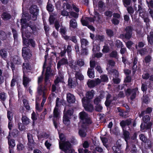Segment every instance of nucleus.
<instances>
[{
  "label": "nucleus",
  "instance_id": "obj_1",
  "mask_svg": "<svg viewBox=\"0 0 153 153\" xmlns=\"http://www.w3.org/2000/svg\"><path fill=\"white\" fill-rule=\"evenodd\" d=\"M120 125L122 130L127 129L128 128V130H130L131 128L135 127L136 125V119H132L129 118L122 120L120 123Z\"/></svg>",
  "mask_w": 153,
  "mask_h": 153
},
{
  "label": "nucleus",
  "instance_id": "obj_2",
  "mask_svg": "<svg viewBox=\"0 0 153 153\" xmlns=\"http://www.w3.org/2000/svg\"><path fill=\"white\" fill-rule=\"evenodd\" d=\"M127 129L123 130V138L126 142V149L127 151H130L134 149H137L135 144L131 145L129 143L128 141H130V133Z\"/></svg>",
  "mask_w": 153,
  "mask_h": 153
},
{
  "label": "nucleus",
  "instance_id": "obj_3",
  "mask_svg": "<svg viewBox=\"0 0 153 153\" xmlns=\"http://www.w3.org/2000/svg\"><path fill=\"white\" fill-rule=\"evenodd\" d=\"M59 149L65 153H72L71 145L69 141H63L59 143Z\"/></svg>",
  "mask_w": 153,
  "mask_h": 153
},
{
  "label": "nucleus",
  "instance_id": "obj_4",
  "mask_svg": "<svg viewBox=\"0 0 153 153\" xmlns=\"http://www.w3.org/2000/svg\"><path fill=\"white\" fill-rule=\"evenodd\" d=\"M133 30V29L132 27L131 26H127L124 30L125 33L120 35V36L123 38L129 40L132 36Z\"/></svg>",
  "mask_w": 153,
  "mask_h": 153
},
{
  "label": "nucleus",
  "instance_id": "obj_5",
  "mask_svg": "<svg viewBox=\"0 0 153 153\" xmlns=\"http://www.w3.org/2000/svg\"><path fill=\"white\" fill-rule=\"evenodd\" d=\"M22 51V56L25 60H28L30 59L32 54L29 49L27 47H23Z\"/></svg>",
  "mask_w": 153,
  "mask_h": 153
},
{
  "label": "nucleus",
  "instance_id": "obj_6",
  "mask_svg": "<svg viewBox=\"0 0 153 153\" xmlns=\"http://www.w3.org/2000/svg\"><path fill=\"white\" fill-rule=\"evenodd\" d=\"M138 90L137 88L131 89L128 88L125 91V93L127 96H130V99L133 101L136 97L137 91Z\"/></svg>",
  "mask_w": 153,
  "mask_h": 153
},
{
  "label": "nucleus",
  "instance_id": "obj_7",
  "mask_svg": "<svg viewBox=\"0 0 153 153\" xmlns=\"http://www.w3.org/2000/svg\"><path fill=\"white\" fill-rule=\"evenodd\" d=\"M39 11L37 6L35 4L32 5L30 8V12L32 15V17L34 20L36 19Z\"/></svg>",
  "mask_w": 153,
  "mask_h": 153
},
{
  "label": "nucleus",
  "instance_id": "obj_8",
  "mask_svg": "<svg viewBox=\"0 0 153 153\" xmlns=\"http://www.w3.org/2000/svg\"><path fill=\"white\" fill-rule=\"evenodd\" d=\"M22 42L23 45L27 47L30 46L31 47L34 48L36 46L35 41L32 38L27 39L23 37Z\"/></svg>",
  "mask_w": 153,
  "mask_h": 153
},
{
  "label": "nucleus",
  "instance_id": "obj_9",
  "mask_svg": "<svg viewBox=\"0 0 153 153\" xmlns=\"http://www.w3.org/2000/svg\"><path fill=\"white\" fill-rule=\"evenodd\" d=\"M22 69L23 74H26L30 72L31 70V67L29 62L25 61L23 63Z\"/></svg>",
  "mask_w": 153,
  "mask_h": 153
},
{
  "label": "nucleus",
  "instance_id": "obj_10",
  "mask_svg": "<svg viewBox=\"0 0 153 153\" xmlns=\"http://www.w3.org/2000/svg\"><path fill=\"white\" fill-rule=\"evenodd\" d=\"M9 74L7 72L3 73L2 70L0 68V85L3 83L4 80L9 77Z\"/></svg>",
  "mask_w": 153,
  "mask_h": 153
},
{
  "label": "nucleus",
  "instance_id": "obj_11",
  "mask_svg": "<svg viewBox=\"0 0 153 153\" xmlns=\"http://www.w3.org/2000/svg\"><path fill=\"white\" fill-rule=\"evenodd\" d=\"M152 125V122L147 123H142L140 126L141 130L143 132H145L151 129Z\"/></svg>",
  "mask_w": 153,
  "mask_h": 153
},
{
  "label": "nucleus",
  "instance_id": "obj_12",
  "mask_svg": "<svg viewBox=\"0 0 153 153\" xmlns=\"http://www.w3.org/2000/svg\"><path fill=\"white\" fill-rule=\"evenodd\" d=\"M20 24L21 25V32L23 35V30L24 29H26L28 27V22L27 19L25 18H22L20 19Z\"/></svg>",
  "mask_w": 153,
  "mask_h": 153
},
{
  "label": "nucleus",
  "instance_id": "obj_13",
  "mask_svg": "<svg viewBox=\"0 0 153 153\" xmlns=\"http://www.w3.org/2000/svg\"><path fill=\"white\" fill-rule=\"evenodd\" d=\"M68 82V85L71 88H75L78 84L76 78L74 77L72 78L69 77Z\"/></svg>",
  "mask_w": 153,
  "mask_h": 153
},
{
  "label": "nucleus",
  "instance_id": "obj_14",
  "mask_svg": "<svg viewBox=\"0 0 153 153\" xmlns=\"http://www.w3.org/2000/svg\"><path fill=\"white\" fill-rule=\"evenodd\" d=\"M121 149V144L117 141L116 144L112 147V149L114 153H120V150Z\"/></svg>",
  "mask_w": 153,
  "mask_h": 153
},
{
  "label": "nucleus",
  "instance_id": "obj_15",
  "mask_svg": "<svg viewBox=\"0 0 153 153\" xmlns=\"http://www.w3.org/2000/svg\"><path fill=\"white\" fill-rule=\"evenodd\" d=\"M144 143V148L141 149L142 151L149 152L148 150L151 149L152 147L151 141L149 139Z\"/></svg>",
  "mask_w": 153,
  "mask_h": 153
},
{
  "label": "nucleus",
  "instance_id": "obj_16",
  "mask_svg": "<svg viewBox=\"0 0 153 153\" xmlns=\"http://www.w3.org/2000/svg\"><path fill=\"white\" fill-rule=\"evenodd\" d=\"M68 62L67 59L65 58H62L60 59L58 62L57 64V68L59 70L61 68L62 65H68Z\"/></svg>",
  "mask_w": 153,
  "mask_h": 153
},
{
  "label": "nucleus",
  "instance_id": "obj_17",
  "mask_svg": "<svg viewBox=\"0 0 153 153\" xmlns=\"http://www.w3.org/2000/svg\"><path fill=\"white\" fill-rule=\"evenodd\" d=\"M137 133L135 132L130 137V141H128L129 143L131 145L135 144L138 143V140L137 139Z\"/></svg>",
  "mask_w": 153,
  "mask_h": 153
},
{
  "label": "nucleus",
  "instance_id": "obj_18",
  "mask_svg": "<svg viewBox=\"0 0 153 153\" xmlns=\"http://www.w3.org/2000/svg\"><path fill=\"white\" fill-rule=\"evenodd\" d=\"M10 132H9V135L7 137L8 140L9 148H14L16 146L15 141L14 139L10 138Z\"/></svg>",
  "mask_w": 153,
  "mask_h": 153
},
{
  "label": "nucleus",
  "instance_id": "obj_19",
  "mask_svg": "<svg viewBox=\"0 0 153 153\" xmlns=\"http://www.w3.org/2000/svg\"><path fill=\"white\" fill-rule=\"evenodd\" d=\"M27 28L32 32L35 33L36 31V25L33 22L30 21L28 22V27Z\"/></svg>",
  "mask_w": 153,
  "mask_h": 153
},
{
  "label": "nucleus",
  "instance_id": "obj_20",
  "mask_svg": "<svg viewBox=\"0 0 153 153\" xmlns=\"http://www.w3.org/2000/svg\"><path fill=\"white\" fill-rule=\"evenodd\" d=\"M30 80L28 77L27 74H23V84L25 87H26Z\"/></svg>",
  "mask_w": 153,
  "mask_h": 153
},
{
  "label": "nucleus",
  "instance_id": "obj_21",
  "mask_svg": "<svg viewBox=\"0 0 153 153\" xmlns=\"http://www.w3.org/2000/svg\"><path fill=\"white\" fill-rule=\"evenodd\" d=\"M85 111L89 112H92L94 110V106L90 103L84 104L83 105Z\"/></svg>",
  "mask_w": 153,
  "mask_h": 153
},
{
  "label": "nucleus",
  "instance_id": "obj_22",
  "mask_svg": "<svg viewBox=\"0 0 153 153\" xmlns=\"http://www.w3.org/2000/svg\"><path fill=\"white\" fill-rule=\"evenodd\" d=\"M64 39L67 41H71L73 42L76 44L77 42V40L76 39V36H65L64 37Z\"/></svg>",
  "mask_w": 153,
  "mask_h": 153
},
{
  "label": "nucleus",
  "instance_id": "obj_23",
  "mask_svg": "<svg viewBox=\"0 0 153 153\" xmlns=\"http://www.w3.org/2000/svg\"><path fill=\"white\" fill-rule=\"evenodd\" d=\"M75 97L73 94L69 93L67 94V100L69 103H74L75 102Z\"/></svg>",
  "mask_w": 153,
  "mask_h": 153
},
{
  "label": "nucleus",
  "instance_id": "obj_24",
  "mask_svg": "<svg viewBox=\"0 0 153 153\" xmlns=\"http://www.w3.org/2000/svg\"><path fill=\"white\" fill-rule=\"evenodd\" d=\"M23 35L22 33V38L23 39V37L24 38H25L24 36H25L26 37L27 39H30V38L31 36L32 35L33 33H35L34 32H32L31 31H30L29 30V29L27 30L26 29L25 31H24V30H23Z\"/></svg>",
  "mask_w": 153,
  "mask_h": 153
},
{
  "label": "nucleus",
  "instance_id": "obj_25",
  "mask_svg": "<svg viewBox=\"0 0 153 153\" xmlns=\"http://www.w3.org/2000/svg\"><path fill=\"white\" fill-rule=\"evenodd\" d=\"M98 7L100 12H103L104 11L105 4L102 1H100L98 3Z\"/></svg>",
  "mask_w": 153,
  "mask_h": 153
},
{
  "label": "nucleus",
  "instance_id": "obj_26",
  "mask_svg": "<svg viewBox=\"0 0 153 153\" xmlns=\"http://www.w3.org/2000/svg\"><path fill=\"white\" fill-rule=\"evenodd\" d=\"M2 19L4 21H7L10 19L11 17V15L7 12H3L1 15Z\"/></svg>",
  "mask_w": 153,
  "mask_h": 153
},
{
  "label": "nucleus",
  "instance_id": "obj_27",
  "mask_svg": "<svg viewBox=\"0 0 153 153\" xmlns=\"http://www.w3.org/2000/svg\"><path fill=\"white\" fill-rule=\"evenodd\" d=\"M153 110V108L151 107H147L145 110L142 111L140 114L141 116H143L145 114H150Z\"/></svg>",
  "mask_w": 153,
  "mask_h": 153
},
{
  "label": "nucleus",
  "instance_id": "obj_28",
  "mask_svg": "<svg viewBox=\"0 0 153 153\" xmlns=\"http://www.w3.org/2000/svg\"><path fill=\"white\" fill-rule=\"evenodd\" d=\"M147 40L148 44L153 45V31H150L149 34L147 35Z\"/></svg>",
  "mask_w": 153,
  "mask_h": 153
},
{
  "label": "nucleus",
  "instance_id": "obj_29",
  "mask_svg": "<svg viewBox=\"0 0 153 153\" xmlns=\"http://www.w3.org/2000/svg\"><path fill=\"white\" fill-rule=\"evenodd\" d=\"M70 28L75 29L77 27V24L76 19H72L70 21Z\"/></svg>",
  "mask_w": 153,
  "mask_h": 153
},
{
  "label": "nucleus",
  "instance_id": "obj_30",
  "mask_svg": "<svg viewBox=\"0 0 153 153\" xmlns=\"http://www.w3.org/2000/svg\"><path fill=\"white\" fill-rule=\"evenodd\" d=\"M7 56V52L4 49H1L0 50V56L4 60H5Z\"/></svg>",
  "mask_w": 153,
  "mask_h": 153
},
{
  "label": "nucleus",
  "instance_id": "obj_31",
  "mask_svg": "<svg viewBox=\"0 0 153 153\" xmlns=\"http://www.w3.org/2000/svg\"><path fill=\"white\" fill-rule=\"evenodd\" d=\"M70 118L65 115H63V123L67 126L69 125L71 123V121L70 120Z\"/></svg>",
  "mask_w": 153,
  "mask_h": 153
},
{
  "label": "nucleus",
  "instance_id": "obj_32",
  "mask_svg": "<svg viewBox=\"0 0 153 153\" xmlns=\"http://www.w3.org/2000/svg\"><path fill=\"white\" fill-rule=\"evenodd\" d=\"M27 138L28 140L27 145L34 144L35 142L33 138V136L30 133L27 134Z\"/></svg>",
  "mask_w": 153,
  "mask_h": 153
},
{
  "label": "nucleus",
  "instance_id": "obj_33",
  "mask_svg": "<svg viewBox=\"0 0 153 153\" xmlns=\"http://www.w3.org/2000/svg\"><path fill=\"white\" fill-rule=\"evenodd\" d=\"M104 14L105 16L106 17V19H110L113 16V12L112 10H108L104 12Z\"/></svg>",
  "mask_w": 153,
  "mask_h": 153
},
{
  "label": "nucleus",
  "instance_id": "obj_34",
  "mask_svg": "<svg viewBox=\"0 0 153 153\" xmlns=\"http://www.w3.org/2000/svg\"><path fill=\"white\" fill-rule=\"evenodd\" d=\"M22 123L25 125H28L30 121V120L26 116L22 115Z\"/></svg>",
  "mask_w": 153,
  "mask_h": 153
},
{
  "label": "nucleus",
  "instance_id": "obj_35",
  "mask_svg": "<svg viewBox=\"0 0 153 153\" xmlns=\"http://www.w3.org/2000/svg\"><path fill=\"white\" fill-rule=\"evenodd\" d=\"M87 75L90 78H93L94 77V71L93 68H88V71Z\"/></svg>",
  "mask_w": 153,
  "mask_h": 153
},
{
  "label": "nucleus",
  "instance_id": "obj_36",
  "mask_svg": "<svg viewBox=\"0 0 153 153\" xmlns=\"http://www.w3.org/2000/svg\"><path fill=\"white\" fill-rule=\"evenodd\" d=\"M83 121V125H82V127L85 129H86L87 127L86 126H84V124L88 126V125L92 123L90 118L87 117Z\"/></svg>",
  "mask_w": 153,
  "mask_h": 153
},
{
  "label": "nucleus",
  "instance_id": "obj_37",
  "mask_svg": "<svg viewBox=\"0 0 153 153\" xmlns=\"http://www.w3.org/2000/svg\"><path fill=\"white\" fill-rule=\"evenodd\" d=\"M58 108L56 107H55L53 111V119L57 120L59 119V113Z\"/></svg>",
  "mask_w": 153,
  "mask_h": 153
},
{
  "label": "nucleus",
  "instance_id": "obj_38",
  "mask_svg": "<svg viewBox=\"0 0 153 153\" xmlns=\"http://www.w3.org/2000/svg\"><path fill=\"white\" fill-rule=\"evenodd\" d=\"M139 137L140 141L143 143L146 142L149 139L148 138L145 134L141 133L139 134Z\"/></svg>",
  "mask_w": 153,
  "mask_h": 153
},
{
  "label": "nucleus",
  "instance_id": "obj_39",
  "mask_svg": "<svg viewBox=\"0 0 153 153\" xmlns=\"http://www.w3.org/2000/svg\"><path fill=\"white\" fill-rule=\"evenodd\" d=\"M6 99V94L4 92H1L0 93V101H1L4 105V102Z\"/></svg>",
  "mask_w": 153,
  "mask_h": 153
},
{
  "label": "nucleus",
  "instance_id": "obj_40",
  "mask_svg": "<svg viewBox=\"0 0 153 153\" xmlns=\"http://www.w3.org/2000/svg\"><path fill=\"white\" fill-rule=\"evenodd\" d=\"M50 75V74L48 73L47 71L45 72L44 78V84L45 86L47 85L48 82L50 81L49 79Z\"/></svg>",
  "mask_w": 153,
  "mask_h": 153
},
{
  "label": "nucleus",
  "instance_id": "obj_41",
  "mask_svg": "<svg viewBox=\"0 0 153 153\" xmlns=\"http://www.w3.org/2000/svg\"><path fill=\"white\" fill-rule=\"evenodd\" d=\"M94 94V91L92 89L88 91L86 94V96L89 99H91L93 97Z\"/></svg>",
  "mask_w": 153,
  "mask_h": 153
},
{
  "label": "nucleus",
  "instance_id": "obj_42",
  "mask_svg": "<svg viewBox=\"0 0 153 153\" xmlns=\"http://www.w3.org/2000/svg\"><path fill=\"white\" fill-rule=\"evenodd\" d=\"M37 88V93L39 95H41L42 94L43 95L45 94L44 91L43 89L42 85V84L38 85Z\"/></svg>",
  "mask_w": 153,
  "mask_h": 153
},
{
  "label": "nucleus",
  "instance_id": "obj_43",
  "mask_svg": "<svg viewBox=\"0 0 153 153\" xmlns=\"http://www.w3.org/2000/svg\"><path fill=\"white\" fill-rule=\"evenodd\" d=\"M7 38V34L6 33L2 30H0V39L3 40H6Z\"/></svg>",
  "mask_w": 153,
  "mask_h": 153
},
{
  "label": "nucleus",
  "instance_id": "obj_44",
  "mask_svg": "<svg viewBox=\"0 0 153 153\" xmlns=\"http://www.w3.org/2000/svg\"><path fill=\"white\" fill-rule=\"evenodd\" d=\"M74 78H76V81H77V79L81 81L83 80L84 78V76L78 72H77L75 73V77Z\"/></svg>",
  "mask_w": 153,
  "mask_h": 153
},
{
  "label": "nucleus",
  "instance_id": "obj_45",
  "mask_svg": "<svg viewBox=\"0 0 153 153\" xmlns=\"http://www.w3.org/2000/svg\"><path fill=\"white\" fill-rule=\"evenodd\" d=\"M87 84L88 87L90 88H93L96 85V82L92 80H89L87 82Z\"/></svg>",
  "mask_w": 153,
  "mask_h": 153
},
{
  "label": "nucleus",
  "instance_id": "obj_46",
  "mask_svg": "<svg viewBox=\"0 0 153 153\" xmlns=\"http://www.w3.org/2000/svg\"><path fill=\"white\" fill-rule=\"evenodd\" d=\"M13 61L15 64L17 65H21L22 63L21 58L17 56L13 59Z\"/></svg>",
  "mask_w": 153,
  "mask_h": 153
},
{
  "label": "nucleus",
  "instance_id": "obj_47",
  "mask_svg": "<svg viewBox=\"0 0 153 153\" xmlns=\"http://www.w3.org/2000/svg\"><path fill=\"white\" fill-rule=\"evenodd\" d=\"M106 33L108 37L110 38H112L114 36L113 31L111 29H108L106 30Z\"/></svg>",
  "mask_w": 153,
  "mask_h": 153
},
{
  "label": "nucleus",
  "instance_id": "obj_48",
  "mask_svg": "<svg viewBox=\"0 0 153 153\" xmlns=\"http://www.w3.org/2000/svg\"><path fill=\"white\" fill-rule=\"evenodd\" d=\"M67 30L65 27H62L61 28L59 29V32L62 35L63 38H64V37L65 36H67L66 34Z\"/></svg>",
  "mask_w": 153,
  "mask_h": 153
},
{
  "label": "nucleus",
  "instance_id": "obj_49",
  "mask_svg": "<svg viewBox=\"0 0 153 153\" xmlns=\"http://www.w3.org/2000/svg\"><path fill=\"white\" fill-rule=\"evenodd\" d=\"M74 110L72 108L69 109L66 111H64V115L66 116H71L73 114Z\"/></svg>",
  "mask_w": 153,
  "mask_h": 153
},
{
  "label": "nucleus",
  "instance_id": "obj_50",
  "mask_svg": "<svg viewBox=\"0 0 153 153\" xmlns=\"http://www.w3.org/2000/svg\"><path fill=\"white\" fill-rule=\"evenodd\" d=\"M82 48L80 52V54L81 56L87 55L88 54V50L87 48H84L83 47H81Z\"/></svg>",
  "mask_w": 153,
  "mask_h": 153
},
{
  "label": "nucleus",
  "instance_id": "obj_51",
  "mask_svg": "<svg viewBox=\"0 0 153 153\" xmlns=\"http://www.w3.org/2000/svg\"><path fill=\"white\" fill-rule=\"evenodd\" d=\"M60 98L59 97L56 98V107H59V105H63V103H64V100H61L60 101Z\"/></svg>",
  "mask_w": 153,
  "mask_h": 153
},
{
  "label": "nucleus",
  "instance_id": "obj_52",
  "mask_svg": "<svg viewBox=\"0 0 153 153\" xmlns=\"http://www.w3.org/2000/svg\"><path fill=\"white\" fill-rule=\"evenodd\" d=\"M118 54L117 51H113L109 54V56L111 58H114L116 59L118 58Z\"/></svg>",
  "mask_w": 153,
  "mask_h": 153
},
{
  "label": "nucleus",
  "instance_id": "obj_53",
  "mask_svg": "<svg viewBox=\"0 0 153 153\" xmlns=\"http://www.w3.org/2000/svg\"><path fill=\"white\" fill-rule=\"evenodd\" d=\"M143 122L142 123H147L150 122V118L149 115H146L143 118Z\"/></svg>",
  "mask_w": 153,
  "mask_h": 153
},
{
  "label": "nucleus",
  "instance_id": "obj_54",
  "mask_svg": "<svg viewBox=\"0 0 153 153\" xmlns=\"http://www.w3.org/2000/svg\"><path fill=\"white\" fill-rule=\"evenodd\" d=\"M79 118L81 120L84 121L87 117V114L84 111H82L79 114Z\"/></svg>",
  "mask_w": 153,
  "mask_h": 153
},
{
  "label": "nucleus",
  "instance_id": "obj_55",
  "mask_svg": "<svg viewBox=\"0 0 153 153\" xmlns=\"http://www.w3.org/2000/svg\"><path fill=\"white\" fill-rule=\"evenodd\" d=\"M137 62V57H135L134 58V61L133 62V65L132 66V70H137V66L136 64Z\"/></svg>",
  "mask_w": 153,
  "mask_h": 153
},
{
  "label": "nucleus",
  "instance_id": "obj_56",
  "mask_svg": "<svg viewBox=\"0 0 153 153\" xmlns=\"http://www.w3.org/2000/svg\"><path fill=\"white\" fill-rule=\"evenodd\" d=\"M71 46L70 45H68L67 47V48L65 47L64 48L66 50V52H67L68 53V56H70L71 54Z\"/></svg>",
  "mask_w": 153,
  "mask_h": 153
},
{
  "label": "nucleus",
  "instance_id": "obj_57",
  "mask_svg": "<svg viewBox=\"0 0 153 153\" xmlns=\"http://www.w3.org/2000/svg\"><path fill=\"white\" fill-rule=\"evenodd\" d=\"M47 10L49 12H52L53 10V5L51 3L48 2L46 6Z\"/></svg>",
  "mask_w": 153,
  "mask_h": 153
},
{
  "label": "nucleus",
  "instance_id": "obj_58",
  "mask_svg": "<svg viewBox=\"0 0 153 153\" xmlns=\"http://www.w3.org/2000/svg\"><path fill=\"white\" fill-rule=\"evenodd\" d=\"M80 42L81 43V47H83V45L86 46L88 45V42L86 39L84 38L81 39L80 40Z\"/></svg>",
  "mask_w": 153,
  "mask_h": 153
},
{
  "label": "nucleus",
  "instance_id": "obj_59",
  "mask_svg": "<svg viewBox=\"0 0 153 153\" xmlns=\"http://www.w3.org/2000/svg\"><path fill=\"white\" fill-rule=\"evenodd\" d=\"M25 148V146L21 143H19L17 145L16 149L18 151L23 150Z\"/></svg>",
  "mask_w": 153,
  "mask_h": 153
},
{
  "label": "nucleus",
  "instance_id": "obj_60",
  "mask_svg": "<svg viewBox=\"0 0 153 153\" xmlns=\"http://www.w3.org/2000/svg\"><path fill=\"white\" fill-rule=\"evenodd\" d=\"M119 115L122 117H125L127 115V112L124 110L120 109H118Z\"/></svg>",
  "mask_w": 153,
  "mask_h": 153
},
{
  "label": "nucleus",
  "instance_id": "obj_61",
  "mask_svg": "<svg viewBox=\"0 0 153 153\" xmlns=\"http://www.w3.org/2000/svg\"><path fill=\"white\" fill-rule=\"evenodd\" d=\"M79 135L82 137H84L86 136V134L85 131L83 129H80L78 132Z\"/></svg>",
  "mask_w": 153,
  "mask_h": 153
},
{
  "label": "nucleus",
  "instance_id": "obj_62",
  "mask_svg": "<svg viewBox=\"0 0 153 153\" xmlns=\"http://www.w3.org/2000/svg\"><path fill=\"white\" fill-rule=\"evenodd\" d=\"M95 38H96V39L97 40L101 42H103L105 39V36L103 35H96Z\"/></svg>",
  "mask_w": 153,
  "mask_h": 153
},
{
  "label": "nucleus",
  "instance_id": "obj_63",
  "mask_svg": "<svg viewBox=\"0 0 153 153\" xmlns=\"http://www.w3.org/2000/svg\"><path fill=\"white\" fill-rule=\"evenodd\" d=\"M102 109V106L100 104L96 105L95 106V110L98 112H101Z\"/></svg>",
  "mask_w": 153,
  "mask_h": 153
},
{
  "label": "nucleus",
  "instance_id": "obj_64",
  "mask_svg": "<svg viewBox=\"0 0 153 153\" xmlns=\"http://www.w3.org/2000/svg\"><path fill=\"white\" fill-rule=\"evenodd\" d=\"M79 153H91L90 151L87 149H83V148H80L78 150Z\"/></svg>",
  "mask_w": 153,
  "mask_h": 153
}]
</instances>
